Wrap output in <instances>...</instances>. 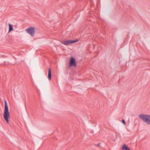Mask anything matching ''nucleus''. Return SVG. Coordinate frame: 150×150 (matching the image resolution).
I'll list each match as a JSON object with an SVG mask.
<instances>
[{
  "label": "nucleus",
  "instance_id": "8",
  "mask_svg": "<svg viewBox=\"0 0 150 150\" xmlns=\"http://www.w3.org/2000/svg\"><path fill=\"white\" fill-rule=\"evenodd\" d=\"M8 26H9L8 32H9L10 31H12L13 30V26L12 24H11L10 23H8Z\"/></svg>",
  "mask_w": 150,
  "mask_h": 150
},
{
  "label": "nucleus",
  "instance_id": "1",
  "mask_svg": "<svg viewBox=\"0 0 150 150\" xmlns=\"http://www.w3.org/2000/svg\"><path fill=\"white\" fill-rule=\"evenodd\" d=\"M5 107L4 111V117L7 123H9L8 118L10 116V113L9 112L8 106L6 100H4Z\"/></svg>",
  "mask_w": 150,
  "mask_h": 150
},
{
  "label": "nucleus",
  "instance_id": "4",
  "mask_svg": "<svg viewBox=\"0 0 150 150\" xmlns=\"http://www.w3.org/2000/svg\"><path fill=\"white\" fill-rule=\"evenodd\" d=\"M78 41L79 40L78 39L74 40H68L66 41H63L62 42V43L65 45H69L76 42H78Z\"/></svg>",
  "mask_w": 150,
  "mask_h": 150
},
{
  "label": "nucleus",
  "instance_id": "2",
  "mask_svg": "<svg viewBox=\"0 0 150 150\" xmlns=\"http://www.w3.org/2000/svg\"><path fill=\"white\" fill-rule=\"evenodd\" d=\"M139 117L147 124L150 125V115L147 114H141L139 115Z\"/></svg>",
  "mask_w": 150,
  "mask_h": 150
},
{
  "label": "nucleus",
  "instance_id": "7",
  "mask_svg": "<svg viewBox=\"0 0 150 150\" xmlns=\"http://www.w3.org/2000/svg\"><path fill=\"white\" fill-rule=\"evenodd\" d=\"M122 150H130V149L128 148L127 146L125 144L123 145L121 148Z\"/></svg>",
  "mask_w": 150,
  "mask_h": 150
},
{
  "label": "nucleus",
  "instance_id": "5",
  "mask_svg": "<svg viewBox=\"0 0 150 150\" xmlns=\"http://www.w3.org/2000/svg\"><path fill=\"white\" fill-rule=\"evenodd\" d=\"M73 66L75 67L76 66V62L74 58L73 57H71L70 60L69 66L71 67Z\"/></svg>",
  "mask_w": 150,
  "mask_h": 150
},
{
  "label": "nucleus",
  "instance_id": "9",
  "mask_svg": "<svg viewBox=\"0 0 150 150\" xmlns=\"http://www.w3.org/2000/svg\"><path fill=\"white\" fill-rule=\"evenodd\" d=\"M122 123L125 125L126 123V122H125V120H122Z\"/></svg>",
  "mask_w": 150,
  "mask_h": 150
},
{
  "label": "nucleus",
  "instance_id": "10",
  "mask_svg": "<svg viewBox=\"0 0 150 150\" xmlns=\"http://www.w3.org/2000/svg\"><path fill=\"white\" fill-rule=\"evenodd\" d=\"M100 143H98L97 144V146H99L100 145Z\"/></svg>",
  "mask_w": 150,
  "mask_h": 150
},
{
  "label": "nucleus",
  "instance_id": "6",
  "mask_svg": "<svg viewBox=\"0 0 150 150\" xmlns=\"http://www.w3.org/2000/svg\"><path fill=\"white\" fill-rule=\"evenodd\" d=\"M48 72V79L49 80H50L51 79L52 77L51 70L50 68L49 69Z\"/></svg>",
  "mask_w": 150,
  "mask_h": 150
},
{
  "label": "nucleus",
  "instance_id": "3",
  "mask_svg": "<svg viewBox=\"0 0 150 150\" xmlns=\"http://www.w3.org/2000/svg\"><path fill=\"white\" fill-rule=\"evenodd\" d=\"M26 32L32 36H33L35 33V29L34 27H31L27 28L25 30Z\"/></svg>",
  "mask_w": 150,
  "mask_h": 150
}]
</instances>
